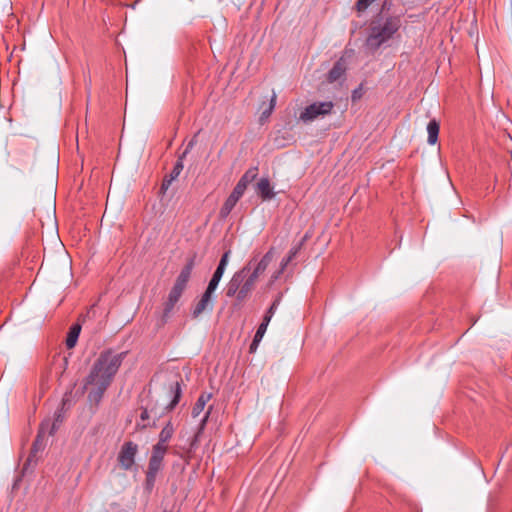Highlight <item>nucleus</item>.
<instances>
[{
	"label": "nucleus",
	"instance_id": "f257e3e1",
	"mask_svg": "<svg viewBox=\"0 0 512 512\" xmlns=\"http://www.w3.org/2000/svg\"><path fill=\"white\" fill-rule=\"evenodd\" d=\"M125 355L124 352L116 353L111 350L103 351L99 355L85 380V387H91L88 393L90 401L98 403L102 399Z\"/></svg>",
	"mask_w": 512,
	"mask_h": 512
},
{
	"label": "nucleus",
	"instance_id": "f03ea898",
	"mask_svg": "<svg viewBox=\"0 0 512 512\" xmlns=\"http://www.w3.org/2000/svg\"><path fill=\"white\" fill-rule=\"evenodd\" d=\"M125 355L124 352L116 353L111 350L103 351L99 355L85 380V387H91L88 393L90 401L98 403L102 399Z\"/></svg>",
	"mask_w": 512,
	"mask_h": 512
},
{
	"label": "nucleus",
	"instance_id": "7ed1b4c3",
	"mask_svg": "<svg viewBox=\"0 0 512 512\" xmlns=\"http://www.w3.org/2000/svg\"><path fill=\"white\" fill-rule=\"evenodd\" d=\"M125 355L124 352L116 353L111 350L103 351L99 355L85 380V387H91L88 393L90 401L98 403L102 399Z\"/></svg>",
	"mask_w": 512,
	"mask_h": 512
},
{
	"label": "nucleus",
	"instance_id": "20e7f679",
	"mask_svg": "<svg viewBox=\"0 0 512 512\" xmlns=\"http://www.w3.org/2000/svg\"><path fill=\"white\" fill-rule=\"evenodd\" d=\"M381 15L370 23L365 41L366 48L372 53L383 46H389L390 41L397 39L403 25L400 15H388L384 12Z\"/></svg>",
	"mask_w": 512,
	"mask_h": 512
},
{
	"label": "nucleus",
	"instance_id": "39448f33",
	"mask_svg": "<svg viewBox=\"0 0 512 512\" xmlns=\"http://www.w3.org/2000/svg\"><path fill=\"white\" fill-rule=\"evenodd\" d=\"M251 262L235 272L226 286V296L235 297L242 302L247 299L255 288L256 280L250 275Z\"/></svg>",
	"mask_w": 512,
	"mask_h": 512
},
{
	"label": "nucleus",
	"instance_id": "423d86ee",
	"mask_svg": "<svg viewBox=\"0 0 512 512\" xmlns=\"http://www.w3.org/2000/svg\"><path fill=\"white\" fill-rule=\"evenodd\" d=\"M334 104L332 101L315 102L308 105L299 115V119L304 123L312 122L320 116L331 113Z\"/></svg>",
	"mask_w": 512,
	"mask_h": 512
},
{
	"label": "nucleus",
	"instance_id": "0eeeda50",
	"mask_svg": "<svg viewBox=\"0 0 512 512\" xmlns=\"http://www.w3.org/2000/svg\"><path fill=\"white\" fill-rule=\"evenodd\" d=\"M138 445L132 441L125 442L118 453V463L123 470H131L135 464Z\"/></svg>",
	"mask_w": 512,
	"mask_h": 512
},
{
	"label": "nucleus",
	"instance_id": "6e6552de",
	"mask_svg": "<svg viewBox=\"0 0 512 512\" xmlns=\"http://www.w3.org/2000/svg\"><path fill=\"white\" fill-rule=\"evenodd\" d=\"M167 452V448H161V446H153L152 454L148 463L147 480L154 481L157 473L162 468V462Z\"/></svg>",
	"mask_w": 512,
	"mask_h": 512
},
{
	"label": "nucleus",
	"instance_id": "1a4fd4ad",
	"mask_svg": "<svg viewBox=\"0 0 512 512\" xmlns=\"http://www.w3.org/2000/svg\"><path fill=\"white\" fill-rule=\"evenodd\" d=\"M56 431V426L53 424L51 428H49V421L44 420L39 428L37 437L33 443L31 454L28 458V461H31L33 457H36L37 453L44 449L45 447V438L47 435H52Z\"/></svg>",
	"mask_w": 512,
	"mask_h": 512
},
{
	"label": "nucleus",
	"instance_id": "9d476101",
	"mask_svg": "<svg viewBox=\"0 0 512 512\" xmlns=\"http://www.w3.org/2000/svg\"><path fill=\"white\" fill-rule=\"evenodd\" d=\"M244 192L245 189L236 184L232 193L229 195L220 209V216L222 218H226L231 213L239 199L243 196Z\"/></svg>",
	"mask_w": 512,
	"mask_h": 512
},
{
	"label": "nucleus",
	"instance_id": "9b49d317",
	"mask_svg": "<svg viewBox=\"0 0 512 512\" xmlns=\"http://www.w3.org/2000/svg\"><path fill=\"white\" fill-rule=\"evenodd\" d=\"M273 248H271L256 264H254L253 260H251V270L250 275L254 278V280H258L259 276L267 269L268 265L273 259Z\"/></svg>",
	"mask_w": 512,
	"mask_h": 512
},
{
	"label": "nucleus",
	"instance_id": "f8f14e48",
	"mask_svg": "<svg viewBox=\"0 0 512 512\" xmlns=\"http://www.w3.org/2000/svg\"><path fill=\"white\" fill-rule=\"evenodd\" d=\"M213 295L204 292L192 310L193 318H198L205 311H212Z\"/></svg>",
	"mask_w": 512,
	"mask_h": 512
},
{
	"label": "nucleus",
	"instance_id": "ddd939ff",
	"mask_svg": "<svg viewBox=\"0 0 512 512\" xmlns=\"http://www.w3.org/2000/svg\"><path fill=\"white\" fill-rule=\"evenodd\" d=\"M255 191L263 201L271 200L275 196L268 178H260L256 184Z\"/></svg>",
	"mask_w": 512,
	"mask_h": 512
},
{
	"label": "nucleus",
	"instance_id": "4468645a",
	"mask_svg": "<svg viewBox=\"0 0 512 512\" xmlns=\"http://www.w3.org/2000/svg\"><path fill=\"white\" fill-rule=\"evenodd\" d=\"M181 394L182 389L180 382L176 381L175 383L169 386V396L171 397V400L165 407L166 411H172L177 406V404L180 401Z\"/></svg>",
	"mask_w": 512,
	"mask_h": 512
},
{
	"label": "nucleus",
	"instance_id": "2eb2a0df",
	"mask_svg": "<svg viewBox=\"0 0 512 512\" xmlns=\"http://www.w3.org/2000/svg\"><path fill=\"white\" fill-rule=\"evenodd\" d=\"M182 294H183V291H181L175 287L171 288L169 295H168V299L164 305V313H163L164 317H168L170 315V313L174 309V306L179 301Z\"/></svg>",
	"mask_w": 512,
	"mask_h": 512
},
{
	"label": "nucleus",
	"instance_id": "dca6fc26",
	"mask_svg": "<svg viewBox=\"0 0 512 512\" xmlns=\"http://www.w3.org/2000/svg\"><path fill=\"white\" fill-rule=\"evenodd\" d=\"M174 434V427L171 422H168L159 433V440L155 446H161V448H167V443L170 441Z\"/></svg>",
	"mask_w": 512,
	"mask_h": 512
},
{
	"label": "nucleus",
	"instance_id": "f3484780",
	"mask_svg": "<svg viewBox=\"0 0 512 512\" xmlns=\"http://www.w3.org/2000/svg\"><path fill=\"white\" fill-rule=\"evenodd\" d=\"M194 145V140L190 141L185 149V151L182 153L181 156H179V159L177 160L176 164L174 165L173 167V170L171 171L170 173V177L172 179H176L180 173L182 172L183 170V159L186 157V155L189 153V151L192 149Z\"/></svg>",
	"mask_w": 512,
	"mask_h": 512
},
{
	"label": "nucleus",
	"instance_id": "a211bd4d",
	"mask_svg": "<svg viewBox=\"0 0 512 512\" xmlns=\"http://www.w3.org/2000/svg\"><path fill=\"white\" fill-rule=\"evenodd\" d=\"M345 71L346 67L344 62L341 59L338 60L328 73V81L332 83L339 80L344 75Z\"/></svg>",
	"mask_w": 512,
	"mask_h": 512
},
{
	"label": "nucleus",
	"instance_id": "6ab92c4d",
	"mask_svg": "<svg viewBox=\"0 0 512 512\" xmlns=\"http://www.w3.org/2000/svg\"><path fill=\"white\" fill-rule=\"evenodd\" d=\"M439 123L435 120V119H432L429 121L428 125H427V133H428V138H427V142L428 144L430 145H435L438 141V135H439Z\"/></svg>",
	"mask_w": 512,
	"mask_h": 512
},
{
	"label": "nucleus",
	"instance_id": "aec40b11",
	"mask_svg": "<svg viewBox=\"0 0 512 512\" xmlns=\"http://www.w3.org/2000/svg\"><path fill=\"white\" fill-rule=\"evenodd\" d=\"M195 258L196 256L194 255L187 260L185 266L181 269L177 279L185 281L187 283L189 282L191 273L195 266Z\"/></svg>",
	"mask_w": 512,
	"mask_h": 512
},
{
	"label": "nucleus",
	"instance_id": "412c9836",
	"mask_svg": "<svg viewBox=\"0 0 512 512\" xmlns=\"http://www.w3.org/2000/svg\"><path fill=\"white\" fill-rule=\"evenodd\" d=\"M210 398L211 394H201L199 396L192 408V417L196 418L201 414Z\"/></svg>",
	"mask_w": 512,
	"mask_h": 512
},
{
	"label": "nucleus",
	"instance_id": "4be33fe9",
	"mask_svg": "<svg viewBox=\"0 0 512 512\" xmlns=\"http://www.w3.org/2000/svg\"><path fill=\"white\" fill-rule=\"evenodd\" d=\"M258 175V168L252 167L248 169L238 181L237 185L241 186L246 190L248 184H250Z\"/></svg>",
	"mask_w": 512,
	"mask_h": 512
},
{
	"label": "nucleus",
	"instance_id": "5701e85b",
	"mask_svg": "<svg viewBox=\"0 0 512 512\" xmlns=\"http://www.w3.org/2000/svg\"><path fill=\"white\" fill-rule=\"evenodd\" d=\"M80 331H81V327L78 324L73 325L70 328V331H69L67 339H66V346L69 349L73 348L76 345Z\"/></svg>",
	"mask_w": 512,
	"mask_h": 512
},
{
	"label": "nucleus",
	"instance_id": "b1692460",
	"mask_svg": "<svg viewBox=\"0 0 512 512\" xmlns=\"http://www.w3.org/2000/svg\"><path fill=\"white\" fill-rule=\"evenodd\" d=\"M276 99H277L276 93L273 92V94L270 98L269 104L261 112L260 119H259L261 123L265 122L272 114V112L275 108V105H276Z\"/></svg>",
	"mask_w": 512,
	"mask_h": 512
},
{
	"label": "nucleus",
	"instance_id": "393cba45",
	"mask_svg": "<svg viewBox=\"0 0 512 512\" xmlns=\"http://www.w3.org/2000/svg\"><path fill=\"white\" fill-rule=\"evenodd\" d=\"M266 330H267V327L260 324L255 335H254V338H253V341L250 345V351L253 352L257 349L259 343L261 342L263 336L265 335L266 333Z\"/></svg>",
	"mask_w": 512,
	"mask_h": 512
},
{
	"label": "nucleus",
	"instance_id": "a878e982",
	"mask_svg": "<svg viewBox=\"0 0 512 512\" xmlns=\"http://www.w3.org/2000/svg\"><path fill=\"white\" fill-rule=\"evenodd\" d=\"M376 0H357L356 9L359 13L366 11Z\"/></svg>",
	"mask_w": 512,
	"mask_h": 512
},
{
	"label": "nucleus",
	"instance_id": "bb28decb",
	"mask_svg": "<svg viewBox=\"0 0 512 512\" xmlns=\"http://www.w3.org/2000/svg\"><path fill=\"white\" fill-rule=\"evenodd\" d=\"M305 240H306V237H304V239H303L300 243H298L297 245L293 246V247L290 249V251H289V253H288V255H287V256H288L291 260H293V259L297 256V254H298V253H299V251L301 250L302 245H303V242H304Z\"/></svg>",
	"mask_w": 512,
	"mask_h": 512
},
{
	"label": "nucleus",
	"instance_id": "cd10ccee",
	"mask_svg": "<svg viewBox=\"0 0 512 512\" xmlns=\"http://www.w3.org/2000/svg\"><path fill=\"white\" fill-rule=\"evenodd\" d=\"M280 302H281V296H278L271 304V306L269 307V309L266 311L267 314H269L270 316L273 317V315L275 314L276 310L278 309L279 305H280Z\"/></svg>",
	"mask_w": 512,
	"mask_h": 512
},
{
	"label": "nucleus",
	"instance_id": "c85d7f7f",
	"mask_svg": "<svg viewBox=\"0 0 512 512\" xmlns=\"http://www.w3.org/2000/svg\"><path fill=\"white\" fill-rule=\"evenodd\" d=\"M230 253H231V252L228 250V251H226V252L222 255V257H221V259H220V261H219L218 267H221V268H225V269H226V267H227V265H228V262H229Z\"/></svg>",
	"mask_w": 512,
	"mask_h": 512
},
{
	"label": "nucleus",
	"instance_id": "c756f323",
	"mask_svg": "<svg viewBox=\"0 0 512 512\" xmlns=\"http://www.w3.org/2000/svg\"><path fill=\"white\" fill-rule=\"evenodd\" d=\"M230 253H231V252L228 250V251H226V252L222 255V257H221V259H220V261H219L218 267H221V268H225V269H226V267H227V265H228V262H229Z\"/></svg>",
	"mask_w": 512,
	"mask_h": 512
},
{
	"label": "nucleus",
	"instance_id": "7c9ffc66",
	"mask_svg": "<svg viewBox=\"0 0 512 512\" xmlns=\"http://www.w3.org/2000/svg\"><path fill=\"white\" fill-rule=\"evenodd\" d=\"M174 181V179H172L170 176L169 177H165L163 182H162V185H161V191L163 193H165L168 188L170 187L171 183Z\"/></svg>",
	"mask_w": 512,
	"mask_h": 512
},
{
	"label": "nucleus",
	"instance_id": "2f4dec72",
	"mask_svg": "<svg viewBox=\"0 0 512 512\" xmlns=\"http://www.w3.org/2000/svg\"><path fill=\"white\" fill-rule=\"evenodd\" d=\"M218 285H219L218 283L213 282V281L210 280L209 283H208V286H207V288H206V290L204 292H207V293L213 295L214 292L216 291Z\"/></svg>",
	"mask_w": 512,
	"mask_h": 512
},
{
	"label": "nucleus",
	"instance_id": "473e14b6",
	"mask_svg": "<svg viewBox=\"0 0 512 512\" xmlns=\"http://www.w3.org/2000/svg\"><path fill=\"white\" fill-rule=\"evenodd\" d=\"M187 284H188L187 282L179 280V279L176 278V281H175L173 287H175V288H177V289H179V290L184 292V290L187 287Z\"/></svg>",
	"mask_w": 512,
	"mask_h": 512
},
{
	"label": "nucleus",
	"instance_id": "72a5a7b5",
	"mask_svg": "<svg viewBox=\"0 0 512 512\" xmlns=\"http://www.w3.org/2000/svg\"><path fill=\"white\" fill-rule=\"evenodd\" d=\"M61 422H62L61 412H60V411H58V412H56V413H55V419H54V421H53L52 423L49 421V428H51V426H52L53 424H55V426H56V430H57V429H58V424H57V423H61Z\"/></svg>",
	"mask_w": 512,
	"mask_h": 512
},
{
	"label": "nucleus",
	"instance_id": "f704fd0d",
	"mask_svg": "<svg viewBox=\"0 0 512 512\" xmlns=\"http://www.w3.org/2000/svg\"><path fill=\"white\" fill-rule=\"evenodd\" d=\"M292 260L287 256L285 258L282 259L281 263H280V269L281 271H284L286 269V267L288 266V264L291 262Z\"/></svg>",
	"mask_w": 512,
	"mask_h": 512
},
{
	"label": "nucleus",
	"instance_id": "c9c22d12",
	"mask_svg": "<svg viewBox=\"0 0 512 512\" xmlns=\"http://www.w3.org/2000/svg\"><path fill=\"white\" fill-rule=\"evenodd\" d=\"M392 5V0H383L382 12L388 11Z\"/></svg>",
	"mask_w": 512,
	"mask_h": 512
},
{
	"label": "nucleus",
	"instance_id": "e433bc0d",
	"mask_svg": "<svg viewBox=\"0 0 512 512\" xmlns=\"http://www.w3.org/2000/svg\"><path fill=\"white\" fill-rule=\"evenodd\" d=\"M284 271H281V269L279 268V270H277L276 272H274L271 276V283L275 282L276 280L279 279V277L282 275Z\"/></svg>",
	"mask_w": 512,
	"mask_h": 512
},
{
	"label": "nucleus",
	"instance_id": "4c0bfd02",
	"mask_svg": "<svg viewBox=\"0 0 512 512\" xmlns=\"http://www.w3.org/2000/svg\"><path fill=\"white\" fill-rule=\"evenodd\" d=\"M149 417H150V415H149V410H148V408H144V409H142V412H141V415H140V419H141L142 421H145V420L149 419Z\"/></svg>",
	"mask_w": 512,
	"mask_h": 512
},
{
	"label": "nucleus",
	"instance_id": "58836bf2",
	"mask_svg": "<svg viewBox=\"0 0 512 512\" xmlns=\"http://www.w3.org/2000/svg\"><path fill=\"white\" fill-rule=\"evenodd\" d=\"M272 319V316H270L269 314L265 313L264 317H263V320L261 322L262 325L268 327L270 321Z\"/></svg>",
	"mask_w": 512,
	"mask_h": 512
},
{
	"label": "nucleus",
	"instance_id": "ea45409f",
	"mask_svg": "<svg viewBox=\"0 0 512 512\" xmlns=\"http://www.w3.org/2000/svg\"><path fill=\"white\" fill-rule=\"evenodd\" d=\"M224 272H225V268H221V267L217 266V268H216V270L214 271L213 274H215L216 276H219L220 278H222Z\"/></svg>",
	"mask_w": 512,
	"mask_h": 512
},
{
	"label": "nucleus",
	"instance_id": "a19ab883",
	"mask_svg": "<svg viewBox=\"0 0 512 512\" xmlns=\"http://www.w3.org/2000/svg\"><path fill=\"white\" fill-rule=\"evenodd\" d=\"M209 414H210V411H207V412H206V414H205V416H204V418L201 420V427H200V430H202V429H203V427H204V425L206 424L207 419H208V417H209Z\"/></svg>",
	"mask_w": 512,
	"mask_h": 512
},
{
	"label": "nucleus",
	"instance_id": "79ce46f5",
	"mask_svg": "<svg viewBox=\"0 0 512 512\" xmlns=\"http://www.w3.org/2000/svg\"><path fill=\"white\" fill-rule=\"evenodd\" d=\"M210 280L219 284L221 278L219 276H216L215 274H213L212 278Z\"/></svg>",
	"mask_w": 512,
	"mask_h": 512
},
{
	"label": "nucleus",
	"instance_id": "37998d69",
	"mask_svg": "<svg viewBox=\"0 0 512 512\" xmlns=\"http://www.w3.org/2000/svg\"><path fill=\"white\" fill-rule=\"evenodd\" d=\"M197 441H198V436H197V435H195V436H194V439H193V440H192V442H191V449H193V448L195 447V445H196Z\"/></svg>",
	"mask_w": 512,
	"mask_h": 512
},
{
	"label": "nucleus",
	"instance_id": "c03bdc74",
	"mask_svg": "<svg viewBox=\"0 0 512 512\" xmlns=\"http://www.w3.org/2000/svg\"><path fill=\"white\" fill-rule=\"evenodd\" d=\"M151 412H154V415H155V417H156V418H159V417H161V416L163 415V412H161V413H157V412H156V411H154L153 409H151Z\"/></svg>",
	"mask_w": 512,
	"mask_h": 512
},
{
	"label": "nucleus",
	"instance_id": "a18cd8bd",
	"mask_svg": "<svg viewBox=\"0 0 512 512\" xmlns=\"http://www.w3.org/2000/svg\"><path fill=\"white\" fill-rule=\"evenodd\" d=\"M163 512H167V511H163Z\"/></svg>",
	"mask_w": 512,
	"mask_h": 512
}]
</instances>
